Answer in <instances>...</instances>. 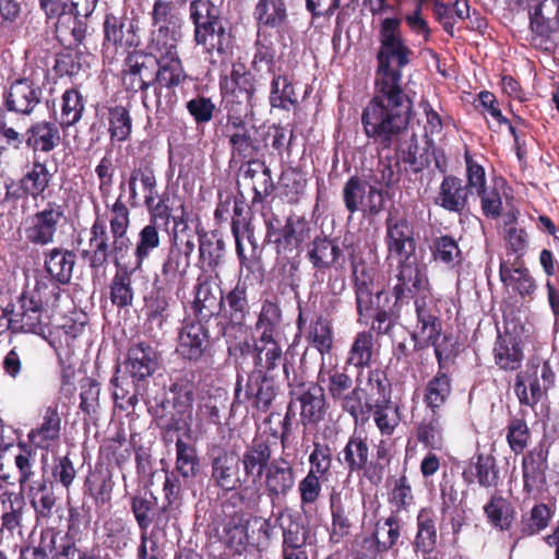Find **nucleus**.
<instances>
[{
    "mask_svg": "<svg viewBox=\"0 0 559 559\" xmlns=\"http://www.w3.org/2000/svg\"><path fill=\"white\" fill-rule=\"evenodd\" d=\"M409 53L401 37H383L377 55L374 93L362 110L361 124L380 150L399 146L408 132L413 100L403 88L401 69L409 62Z\"/></svg>",
    "mask_w": 559,
    "mask_h": 559,
    "instance_id": "obj_1",
    "label": "nucleus"
},
{
    "mask_svg": "<svg viewBox=\"0 0 559 559\" xmlns=\"http://www.w3.org/2000/svg\"><path fill=\"white\" fill-rule=\"evenodd\" d=\"M115 386L114 400L116 406L127 412L130 430V444L134 453L135 467L140 471V448L136 447L138 414L135 406L140 393V343H133L128 349L127 357L122 364L116 366L115 376L111 379Z\"/></svg>",
    "mask_w": 559,
    "mask_h": 559,
    "instance_id": "obj_2",
    "label": "nucleus"
},
{
    "mask_svg": "<svg viewBox=\"0 0 559 559\" xmlns=\"http://www.w3.org/2000/svg\"><path fill=\"white\" fill-rule=\"evenodd\" d=\"M140 170L134 169L128 182L120 185V194L114 204V216L110 218V231L112 234L111 253L117 267L131 269L135 271L140 267V242L133 248V243L127 236L129 226V211L126 202L135 206L136 203V181Z\"/></svg>",
    "mask_w": 559,
    "mask_h": 559,
    "instance_id": "obj_3",
    "label": "nucleus"
},
{
    "mask_svg": "<svg viewBox=\"0 0 559 559\" xmlns=\"http://www.w3.org/2000/svg\"><path fill=\"white\" fill-rule=\"evenodd\" d=\"M266 226L265 241L274 245L277 260L289 261L299 251L308 237L307 223L293 215H281L274 211L263 214Z\"/></svg>",
    "mask_w": 559,
    "mask_h": 559,
    "instance_id": "obj_4",
    "label": "nucleus"
},
{
    "mask_svg": "<svg viewBox=\"0 0 559 559\" xmlns=\"http://www.w3.org/2000/svg\"><path fill=\"white\" fill-rule=\"evenodd\" d=\"M19 308L10 305L4 309L9 328L12 332L33 333L44 336L49 326L50 318L45 313L39 294L23 292L17 299Z\"/></svg>",
    "mask_w": 559,
    "mask_h": 559,
    "instance_id": "obj_5",
    "label": "nucleus"
},
{
    "mask_svg": "<svg viewBox=\"0 0 559 559\" xmlns=\"http://www.w3.org/2000/svg\"><path fill=\"white\" fill-rule=\"evenodd\" d=\"M67 204L48 201L45 206L29 215L24 224V236L28 243L45 247L55 241L57 231L67 222Z\"/></svg>",
    "mask_w": 559,
    "mask_h": 559,
    "instance_id": "obj_6",
    "label": "nucleus"
},
{
    "mask_svg": "<svg viewBox=\"0 0 559 559\" xmlns=\"http://www.w3.org/2000/svg\"><path fill=\"white\" fill-rule=\"evenodd\" d=\"M348 255L353 267V280L359 322L367 323V320L371 318L373 311L380 308L379 301L383 292L376 289L374 267L359 259L355 254V249L353 247H350Z\"/></svg>",
    "mask_w": 559,
    "mask_h": 559,
    "instance_id": "obj_7",
    "label": "nucleus"
},
{
    "mask_svg": "<svg viewBox=\"0 0 559 559\" xmlns=\"http://www.w3.org/2000/svg\"><path fill=\"white\" fill-rule=\"evenodd\" d=\"M155 37L147 46L148 52L144 55L145 61L142 68L148 63H156L158 70L156 72V81L166 87L179 85L185 79L181 62L177 56L175 37Z\"/></svg>",
    "mask_w": 559,
    "mask_h": 559,
    "instance_id": "obj_8",
    "label": "nucleus"
},
{
    "mask_svg": "<svg viewBox=\"0 0 559 559\" xmlns=\"http://www.w3.org/2000/svg\"><path fill=\"white\" fill-rule=\"evenodd\" d=\"M394 278L392 294L396 301L429 297L431 294L426 266L418 262L417 257L397 260Z\"/></svg>",
    "mask_w": 559,
    "mask_h": 559,
    "instance_id": "obj_9",
    "label": "nucleus"
},
{
    "mask_svg": "<svg viewBox=\"0 0 559 559\" xmlns=\"http://www.w3.org/2000/svg\"><path fill=\"white\" fill-rule=\"evenodd\" d=\"M388 257L397 260L416 257L415 231L407 217L397 210H390L384 221Z\"/></svg>",
    "mask_w": 559,
    "mask_h": 559,
    "instance_id": "obj_10",
    "label": "nucleus"
},
{
    "mask_svg": "<svg viewBox=\"0 0 559 559\" xmlns=\"http://www.w3.org/2000/svg\"><path fill=\"white\" fill-rule=\"evenodd\" d=\"M343 200L346 210L352 214L362 211L373 216L382 211L384 204L383 190L357 176L350 177L345 182Z\"/></svg>",
    "mask_w": 559,
    "mask_h": 559,
    "instance_id": "obj_11",
    "label": "nucleus"
},
{
    "mask_svg": "<svg viewBox=\"0 0 559 559\" xmlns=\"http://www.w3.org/2000/svg\"><path fill=\"white\" fill-rule=\"evenodd\" d=\"M336 459L349 474L364 472V476L373 484L382 479L381 472L376 466L369 465V445L360 436H350Z\"/></svg>",
    "mask_w": 559,
    "mask_h": 559,
    "instance_id": "obj_12",
    "label": "nucleus"
},
{
    "mask_svg": "<svg viewBox=\"0 0 559 559\" xmlns=\"http://www.w3.org/2000/svg\"><path fill=\"white\" fill-rule=\"evenodd\" d=\"M211 480L224 491L241 489V492L247 495L251 489L249 486H243L245 481L240 477L239 459L235 453L227 450H221L212 457Z\"/></svg>",
    "mask_w": 559,
    "mask_h": 559,
    "instance_id": "obj_13",
    "label": "nucleus"
},
{
    "mask_svg": "<svg viewBox=\"0 0 559 559\" xmlns=\"http://www.w3.org/2000/svg\"><path fill=\"white\" fill-rule=\"evenodd\" d=\"M248 286L245 282L238 281L236 286L226 293H221L218 309L224 320V333L227 329L240 328L250 316L248 300Z\"/></svg>",
    "mask_w": 559,
    "mask_h": 559,
    "instance_id": "obj_14",
    "label": "nucleus"
},
{
    "mask_svg": "<svg viewBox=\"0 0 559 559\" xmlns=\"http://www.w3.org/2000/svg\"><path fill=\"white\" fill-rule=\"evenodd\" d=\"M296 484L294 464L285 457H277L271 462V466L264 474V488L271 503L286 499Z\"/></svg>",
    "mask_w": 559,
    "mask_h": 559,
    "instance_id": "obj_15",
    "label": "nucleus"
},
{
    "mask_svg": "<svg viewBox=\"0 0 559 559\" xmlns=\"http://www.w3.org/2000/svg\"><path fill=\"white\" fill-rule=\"evenodd\" d=\"M62 420L57 406H47L41 412V419L27 433V440L35 449L50 451L58 445L61 438Z\"/></svg>",
    "mask_w": 559,
    "mask_h": 559,
    "instance_id": "obj_16",
    "label": "nucleus"
},
{
    "mask_svg": "<svg viewBox=\"0 0 559 559\" xmlns=\"http://www.w3.org/2000/svg\"><path fill=\"white\" fill-rule=\"evenodd\" d=\"M110 253V238L106 221L97 216L90 228L88 248L83 249L80 255L87 261L93 272L98 273L107 265Z\"/></svg>",
    "mask_w": 559,
    "mask_h": 559,
    "instance_id": "obj_17",
    "label": "nucleus"
},
{
    "mask_svg": "<svg viewBox=\"0 0 559 559\" xmlns=\"http://www.w3.org/2000/svg\"><path fill=\"white\" fill-rule=\"evenodd\" d=\"M43 90L28 79L15 80L4 93V107L9 111L29 116L40 103Z\"/></svg>",
    "mask_w": 559,
    "mask_h": 559,
    "instance_id": "obj_18",
    "label": "nucleus"
},
{
    "mask_svg": "<svg viewBox=\"0 0 559 559\" xmlns=\"http://www.w3.org/2000/svg\"><path fill=\"white\" fill-rule=\"evenodd\" d=\"M240 381L241 378L238 376L234 403L241 404L252 400L258 409L266 412L276 395L272 377L250 373L245 392H242Z\"/></svg>",
    "mask_w": 559,
    "mask_h": 559,
    "instance_id": "obj_19",
    "label": "nucleus"
},
{
    "mask_svg": "<svg viewBox=\"0 0 559 559\" xmlns=\"http://www.w3.org/2000/svg\"><path fill=\"white\" fill-rule=\"evenodd\" d=\"M145 394L147 412L154 417L157 426L168 430L177 428L181 417L173 406L170 397L167 396L165 382L155 383L153 388H150L148 383H146Z\"/></svg>",
    "mask_w": 559,
    "mask_h": 559,
    "instance_id": "obj_20",
    "label": "nucleus"
},
{
    "mask_svg": "<svg viewBox=\"0 0 559 559\" xmlns=\"http://www.w3.org/2000/svg\"><path fill=\"white\" fill-rule=\"evenodd\" d=\"M219 86L227 104L245 105L246 109L250 106L254 85L243 64H234L230 75L221 79Z\"/></svg>",
    "mask_w": 559,
    "mask_h": 559,
    "instance_id": "obj_21",
    "label": "nucleus"
},
{
    "mask_svg": "<svg viewBox=\"0 0 559 559\" xmlns=\"http://www.w3.org/2000/svg\"><path fill=\"white\" fill-rule=\"evenodd\" d=\"M499 275L504 286L511 287L522 298L533 299L537 284L523 260L510 257L502 260Z\"/></svg>",
    "mask_w": 559,
    "mask_h": 559,
    "instance_id": "obj_22",
    "label": "nucleus"
},
{
    "mask_svg": "<svg viewBox=\"0 0 559 559\" xmlns=\"http://www.w3.org/2000/svg\"><path fill=\"white\" fill-rule=\"evenodd\" d=\"M292 394L300 403V416L305 424H317L325 415L324 389L319 383H300Z\"/></svg>",
    "mask_w": 559,
    "mask_h": 559,
    "instance_id": "obj_23",
    "label": "nucleus"
},
{
    "mask_svg": "<svg viewBox=\"0 0 559 559\" xmlns=\"http://www.w3.org/2000/svg\"><path fill=\"white\" fill-rule=\"evenodd\" d=\"M242 465L246 478L253 477L254 480L266 473L271 466L272 449L270 440L262 436L253 438L241 455L238 457Z\"/></svg>",
    "mask_w": 559,
    "mask_h": 559,
    "instance_id": "obj_24",
    "label": "nucleus"
},
{
    "mask_svg": "<svg viewBox=\"0 0 559 559\" xmlns=\"http://www.w3.org/2000/svg\"><path fill=\"white\" fill-rule=\"evenodd\" d=\"M549 450L539 443L522 459L523 490L530 495L546 483Z\"/></svg>",
    "mask_w": 559,
    "mask_h": 559,
    "instance_id": "obj_25",
    "label": "nucleus"
},
{
    "mask_svg": "<svg viewBox=\"0 0 559 559\" xmlns=\"http://www.w3.org/2000/svg\"><path fill=\"white\" fill-rule=\"evenodd\" d=\"M60 142V130L53 121H36L26 129V147L33 152L34 157H37L38 153L52 152Z\"/></svg>",
    "mask_w": 559,
    "mask_h": 559,
    "instance_id": "obj_26",
    "label": "nucleus"
},
{
    "mask_svg": "<svg viewBox=\"0 0 559 559\" xmlns=\"http://www.w3.org/2000/svg\"><path fill=\"white\" fill-rule=\"evenodd\" d=\"M76 263V253L63 247H55L44 251V267L56 283L67 285L70 283Z\"/></svg>",
    "mask_w": 559,
    "mask_h": 559,
    "instance_id": "obj_27",
    "label": "nucleus"
},
{
    "mask_svg": "<svg viewBox=\"0 0 559 559\" xmlns=\"http://www.w3.org/2000/svg\"><path fill=\"white\" fill-rule=\"evenodd\" d=\"M532 32L548 35L559 31V0H537L527 4Z\"/></svg>",
    "mask_w": 559,
    "mask_h": 559,
    "instance_id": "obj_28",
    "label": "nucleus"
},
{
    "mask_svg": "<svg viewBox=\"0 0 559 559\" xmlns=\"http://www.w3.org/2000/svg\"><path fill=\"white\" fill-rule=\"evenodd\" d=\"M414 304L417 316V332L414 338L419 336L423 341H433L441 335L442 323L431 295L417 297Z\"/></svg>",
    "mask_w": 559,
    "mask_h": 559,
    "instance_id": "obj_29",
    "label": "nucleus"
},
{
    "mask_svg": "<svg viewBox=\"0 0 559 559\" xmlns=\"http://www.w3.org/2000/svg\"><path fill=\"white\" fill-rule=\"evenodd\" d=\"M40 538L50 559H78L83 550L70 532L46 528L41 531Z\"/></svg>",
    "mask_w": 559,
    "mask_h": 559,
    "instance_id": "obj_30",
    "label": "nucleus"
},
{
    "mask_svg": "<svg viewBox=\"0 0 559 559\" xmlns=\"http://www.w3.org/2000/svg\"><path fill=\"white\" fill-rule=\"evenodd\" d=\"M190 14L195 25L194 35H224L219 10L210 0H193Z\"/></svg>",
    "mask_w": 559,
    "mask_h": 559,
    "instance_id": "obj_31",
    "label": "nucleus"
},
{
    "mask_svg": "<svg viewBox=\"0 0 559 559\" xmlns=\"http://www.w3.org/2000/svg\"><path fill=\"white\" fill-rule=\"evenodd\" d=\"M283 360V350L276 338L259 337L253 344L254 371L251 374L269 376Z\"/></svg>",
    "mask_w": 559,
    "mask_h": 559,
    "instance_id": "obj_32",
    "label": "nucleus"
},
{
    "mask_svg": "<svg viewBox=\"0 0 559 559\" xmlns=\"http://www.w3.org/2000/svg\"><path fill=\"white\" fill-rule=\"evenodd\" d=\"M362 371H358L355 386L336 402L343 412L348 413L354 421H364L372 412L373 403L368 399L367 389L362 386Z\"/></svg>",
    "mask_w": 559,
    "mask_h": 559,
    "instance_id": "obj_33",
    "label": "nucleus"
},
{
    "mask_svg": "<svg viewBox=\"0 0 559 559\" xmlns=\"http://www.w3.org/2000/svg\"><path fill=\"white\" fill-rule=\"evenodd\" d=\"M468 193L462 179L452 175L445 176L439 189L437 204L447 211L461 213L467 205Z\"/></svg>",
    "mask_w": 559,
    "mask_h": 559,
    "instance_id": "obj_34",
    "label": "nucleus"
},
{
    "mask_svg": "<svg viewBox=\"0 0 559 559\" xmlns=\"http://www.w3.org/2000/svg\"><path fill=\"white\" fill-rule=\"evenodd\" d=\"M493 357L500 369L514 371L521 367L524 355L516 337L506 334L498 335L493 346Z\"/></svg>",
    "mask_w": 559,
    "mask_h": 559,
    "instance_id": "obj_35",
    "label": "nucleus"
},
{
    "mask_svg": "<svg viewBox=\"0 0 559 559\" xmlns=\"http://www.w3.org/2000/svg\"><path fill=\"white\" fill-rule=\"evenodd\" d=\"M318 383L324 384L330 397L335 402L353 389V379L345 367L321 364Z\"/></svg>",
    "mask_w": 559,
    "mask_h": 559,
    "instance_id": "obj_36",
    "label": "nucleus"
},
{
    "mask_svg": "<svg viewBox=\"0 0 559 559\" xmlns=\"http://www.w3.org/2000/svg\"><path fill=\"white\" fill-rule=\"evenodd\" d=\"M547 391L548 386H540L536 370L519 372L515 377L514 393L522 406L534 411Z\"/></svg>",
    "mask_w": 559,
    "mask_h": 559,
    "instance_id": "obj_37",
    "label": "nucleus"
},
{
    "mask_svg": "<svg viewBox=\"0 0 559 559\" xmlns=\"http://www.w3.org/2000/svg\"><path fill=\"white\" fill-rule=\"evenodd\" d=\"M401 531L402 521L394 512L385 519L378 520L371 534L376 551L383 554L393 549L401 537Z\"/></svg>",
    "mask_w": 559,
    "mask_h": 559,
    "instance_id": "obj_38",
    "label": "nucleus"
},
{
    "mask_svg": "<svg viewBox=\"0 0 559 559\" xmlns=\"http://www.w3.org/2000/svg\"><path fill=\"white\" fill-rule=\"evenodd\" d=\"M207 343V335L199 323L186 325L180 334L177 352L189 360H198L203 355Z\"/></svg>",
    "mask_w": 559,
    "mask_h": 559,
    "instance_id": "obj_39",
    "label": "nucleus"
},
{
    "mask_svg": "<svg viewBox=\"0 0 559 559\" xmlns=\"http://www.w3.org/2000/svg\"><path fill=\"white\" fill-rule=\"evenodd\" d=\"M340 247L328 238H316L307 252V257L316 270L314 276L324 274L341 257Z\"/></svg>",
    "mask_w": 559,
    "mask_h": 559,
    "instance_id": "obj_40",
    "label": "nucleus"
},
{
    "mask_svg": "<svg viewBox=\"0 0 559 559\" xmlns=\"http://www.w3.org/2000/svg\"><path fill=\"white\" fill-rule=\"evenodd\" d=\"M142 186L150 192L145 195V205L151 215L150 224L166 228L170 217L169 207L157 193H154L155 177L152 169L147 167L142 170Z\"/></svg>",
    "mask_w": 559,
    "mask_h": 559,
    "instance_id": "obj_41",
    "label": "nucleus"
},
{
    "mask_svg": "<svg viewBox=\"0 0 559 559\" xmlns=\"http://www.w3.org/2000/svg\"><path fill=\"white\" fill-rule=\"evenodd\" d=\"M243 177L252 181L254 201H262L274 191L271 169L259 159H250L242 167Z\"/></svg>",
    "mask_w": 559,
    "mask_h": 559,
    "instance_id": "obj_42",
    "label": "nucleus"
},
{
    "mask_svg": "<svg viewBox=\"0 0 559 559\" xmlns=\"http://www.w3.org/2000/svg\"><path fill=\"white\" fill-rule=\"evenodd\" d=\"M52 180V174L49 171L46 163L34 157L32 168L20 180V189L26 195L37 199L43 197L46 189Z\"/></svg>",
    "mask_w": 559,
    "mask_h": 559,
    "instance_id": "obj_43",
    "label": "nucleus"
},
{
    "mask_svg": "<svg viewBox=\"0 0 559 559\" xmlns=\"http://www.w3.org/2000/svg\"><path fill=\"white\" fill-rule=\"evenodd\" d=\"M90 495L95 500L97 509L106 512L110 508L114 481L108 469L95 468L85 481Z\"/></svg>",
    "mask_w": 559,
    "mask_h": 559,
    "instance_id": "obj_44",
    "label": "nucleus"
},
{
    "mask_svg": "<svg viewBox=\"0 0 559 559\" xmlns=\"http://www.w3.org/2000/svg\"><path fill=\"white\" fill-rule=\"evenodd\" d=\"M438 535L436 515L431 509L424 508L417 514V533L414 548L423 554H430L437 544Z\"/></svg>",
    "mask_w": 559,
    "mask_h": 559,
    "instance_id": "obj_45",
    "label": "nucleus"
},
{
    "mask_svg": "<svg viewBox=\"0 0 559 559\" xmlns=\"http://www.w3.org/2000/svg\"><path fill=\"white\" fill-rule=\"evenodd\" d=\"M484 513L488 523L500 531H509L515 516L512 504L499 493L490 497L484 506Z\"/></svg>",
    "mask_w": 559,
    "mask_h": 559,
    "instance_id": "obj_46",
    "label": "nucleus"
},
{
    "mask_svg": "<svg viewBox=\"0 0 559 559\" xmlns=\"http://www.w3.org/2000/svg\"><path fill=\"white\" fill-rule=\"evenodd\" d=\"M283 542L282 554L307 551L309 530L298 516L288 515L286 524H281Z\"/></svg>",
    "mask_w": 559,
    "mask_h": 559,
    "instance_id": "obj_47",
    "label": "nucleus"
},
{
    "mask_svg": "<svg viewBox=\"0 0 559 559\" xmlns=\"http://www.w3.org/2000/svg\"><path fill=\"white\" fill-rule=\"evenodd\" d=\"M452 392L451 379L441 369L426 384L424 402L432 413L447 403Z\"/></svg>",
    "mask_w": 559,
    "mask_h": 559,
    "instance_id": "obj_48",
    "label": "nucleus"
},
{
    "mask_svg": "<svg viewBox=\"0 0 559 559\" xmlns=\"http://www.w3.org/2000/svg\"><path fill=\"white\" fill-rule=\"evenodd\" d=\"M471 474L484 488H496L500 483V469L492 454H477L472 461Z\"/></svg>",
    "mask_w": 559,
    "mask_h": 559,
    "instance_id": "obj_49",
    "label": "nucleus"
},
{
    "mask_svg": "<svg viewBox=\"0 0 559 559\" xmlns=\"http://www.w3.org/2000/svg\"><path fill=\"white\" fill-rule=\"evenodd\" d=\"M255 16L260 27L278 31L287 17L285 3L283 0H259Z\"/></svg>",
    "mask_w": 559,
    "mask_h": 559,
    "instance_id": "obj_50",
    "label": "nucleus"
},
{
    "mask_svg": "<svg viewBox=\"0 0 559 559\" xmlns=\"http://www.w3.org/2000/svg\"><path fill=\"white\" fill-rule=\"evenodd\" d=\"M84 110L85 99L82 93L75 87L66 90L61 96L60 126L62 128L73 127L82 119Z\"/></svg>",
    "mask_w": 559,
    "mask_h": 559,
    "instance_id": "obj_51",
    "label": "nucleus"
},
{
    "mask_svg": "<svg viewBox=\"0 0 559 559\" xmlns=\"http://www.w3.org/2000/svg\"><path fill=\"white\" fill-rule=\"evenodd\" d=\"M371 413L382 436H392L402 420L400 407L392 401L373 403Z\"/></svg>",
    "mask_w": 559,
    "mask_h": 559,
    "instance_id": "obj_52",
    "label": "nucleus"
},
{
    "mask_svg": "<svg viewBox=\"0 0 559 559\" xmlns=\"http://www.w3.org/2000/svg\"><path fill=\"white\" fill-rule=\"evenodd\" d=\"M373 336L368 331L359 332L347 354L346 365L353 366L360 371L369 367L372 359Z\"/></svg>",
    "mask_w": 559,
    "mask_h": 559,
    "instance_id": "obj_53",
    "label": "nucleus"
},
{
    "mask_svg": "<svg viewBox=\"0 0 559 559\" xmlns=\"http://www.w3.org/2000/svg\"><path fill=\"white\" fill-rule=\"evenodd\" d=\"M332 523L329 531V539L332 544H340L350 535L353 528V510L341 502H331Z\"/></svg>",
    "mask_w": 559,
    "mask_h": 559,
    "instance_id": "obj_54",
    "label": "nucleus"
},
{
    "mask_svg": "<svg viewBox=\"0 0 559 559\" xmlns=\"http://www.w3.org/2000/svg\"><path fill=\"white\" fill-rule=\"evenodd\" d=\"M435 261L441 262L453 269L460 265L463 257L456 240L449 235L437 237L430 247Z\"/></svg>",
    "mask_w": 559,
    "mask_h": 559,
    "instance_id": "obj_55",
    "label": "nucleus"
},
{
    "mask_svg": "<svg viewBox=\"0 0 559 559\" xmlns=\"http://www.w3.org/2000/svg\"><path fill=\"white\" fill-rule=\"evenodd\" d=\"M531 431L526 423V411L521 409L518 416L509 419L507 427V441L510 449L515 453H522L527 447Z\"/></svg>",
    "mask_w": 559,
    "mask_h": 559,
    "instance_id": "obj_56",
    "label": "nucleus"
},
{
    "mask_svg": "<svg viewBox=\"0 0 559 559\" xmlns=\"http://www.w3.org/2000/svg\"><path fill=\"white\" fill-rule=\"evenodd\" d=\"M395 148L397 150V160L407 164L408 170L412 173H420L429 166L430 160L428 152L419 147L415 133L412 134L406 148L401 147V144Z\"/></svg>",
    "mask_w": 559,
    "mask_h": 559,
    "instance_id": "obj_57",
    "label": "nucleus"
},
{
    "mask_svg": "<svg viewBox=\"0 0 559 559\" xmlns=\"http://www.w3.org/2000/svg\"><path fill=\"white\" fill-rule=\"evenodd\" d=\"M110 285V300L119 308L131 305L133 290L131 288V269L117 267Z\"/></svg>",
    "mask_w": 559,
    "mask_h": 559,
    "instance_id": "obj_58",
    "label": "nucleus"
},
{
    "mask_svg": "<svg viewBox=\"0 0 559 559\" xmlns=\"http://www.w3.org/2000/svg\"><path fill=\"white\" fill-rule=\"evenodd\" d=\"M416 438L425 447L432 450H441L443 447V428L440 416L432 413L428 419H424L416 428Z\"/></svg>",
    "mask_w": 559,
    "mask_h": 559,
    "instance_id": "obj_59",
    "label": "nucleus"
},
{
    "mask_svg": "<svg viewBox=\"0 0 559 559\" xmlns=\"http://www.w3.org/2000/svg\"><path fill=\"white\" fill-rule=\"evenodd\" d=\"M225 543L235 554H242L249 546L247 520L240 516H233L225 526Z\"/></svg>",
    "mask_w": 559,
    "mask_h": 559,
    "instance_id": "obj_60",
    "label": "nucleus"
},
{
    "mask_svg": "<svg viewBox=\"0 0 559 559\" xmlns=\"http://www.w3.org/2000/svg\"><path fill=\"white\" fill-rule=\"evenodd\" d=\"M282 321V310L276 302L265 300L262 305L255 328L261 331L259 337L275 338Z\"/></svg>",
    "mask_w": 559,
    "mask_h": 559,
    "instance_id": "obj_61",
    "label": "nucleus"
},
{
    "mask_svg": "<svg viewBox=\"0 0 559 559\" xmlns=\"http://www.w3.org/2000/svg\"><path fill=\"white\" fill-rule=\"evenodd\" d=\"M109 134L112 141L122 142L128 139L132 130V120L129 109L118 105L108 109Z\"/></svg>",
    "mask_w": 559,
    "mask_h": 559,
    "instance_id": "obj_62",
    "label": "nucleus"
},
{
    "mask_svg": "<svg viewBox=\"0 0 559 559\" xmlns=\"http://www.w3.org/2000/svg\"><path fill=\"white\" fill-rule=\"evenodd\" d=\"M79 408L84 415L91 417L99 408L100 384L96 379L85 376L79 380Z\"/></svg>",
    "mask_w": 559,
    "mask_h": 559,
    "instance_id": "obj_63",
    "label": "nucleus"
},
{
    "mask_svg": "<svg viewBox=\"0 0 559 559\" xmlns=\"http://www.w3.org/2000/svg\"><path fill=\"white\" fill-rule=\"evenodd\" d=\"M308 341L321 355L329 354L333 347V330L331 322L323 317H318L317 320L310 324Z\"/></svg>",
    "mask_w": 559,
    "mask_h": 559,
    "instance_id": "obj_64",
    "label": "nucleus"
}]
</instances>
